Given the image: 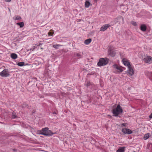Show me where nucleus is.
<instances>
[{
  "mask_svg": "<svg viewBox=\"0 0 152 152\" xmlns=\"http://www.w3.org/2000/svg\"><path fill=\"white\" fill-rule=\"evenodd\" d=\"M123 112V110L119 105H117L115 108H113L112 113L114 115L117 117L118 115Z\"/></svg>",
  "mask_w": 152,
  "mask_h": 152,
  "instance_id": "obj_1",
  "label": "nucleus"
},
{
  "mask_svg": "<svg viewBox=\"0 0 152 152\" xmlns=\"http://www.w3.org/2000/svg\"><path fill=\"white\" fill-rule=\"evenodd\" d=\"M109 61V59L106 57L100 58L97 63L98 66H101L106 65Z\"/></svg>",
  "mask_w": 152,
  "mask_h": 152,
  "instance_id": "obj_2",
  "label": "nucleus"
},
{
  "mask_svg": "<svg viewBox=\"0 0 152 152\" xmlns=\"http://www.w3.org/2000/svg\"><path fill=\"white\" fill-rule=\"evenodd\" d=\"M114 72L116 74L122 72L123 70L122 68L117 64H114L113 66Z\"/></svg>",
  "mask_w": 152,
  "mask_h": 152,
  "instance_id": "obj_3",
  "label": "nucleus"
},
{
  "mask_svg": "<svg viewBox=\"0 0 152 152\" xmlns=\"http://www.w3.org/2000/svg\"><path fill=\"white\" fill-rule=\"evenodd\" d=\"M10 75L8 69H4L0 73V76L2 77H9Z\"/></svg>",
  "mask_w": 152,
  "mask_h": 152,
  "instance_id": "obj_4",
  "label": "nucleus"
},
{
  "mask_svg": "<svg viewBox=\"0 0 152 152\" xmlns=\"http://www.w3.org/2000/svg\"><path fill=\"white\" fill-rule=\"evenodd\" d=\"M127 68L128 69L127 71V74L131 76L133 75L134 74L133 66L132 65L128 67Z\"/></svg>",
  "mask_w": 152,
  "mask_h": 152,
  "instance_id": "obj_5",
  "label": "nucleus"
},
{
  "mask_svg": "<svg viewBox=\"0 0 152 152\" xmlns=\"http://www.w3.org/2000/svg\"><path fill=\"white\" fill-rule=\"evenodd\" d=\"M48 129H49L48 127H45L42 129V131L43 133L48 134V135H46L48 136H49L53 134L52 133L51 131L50 130H48Z\"/></svg>",
  "mask_w": 152,
  "mask_h": 152,
  "instance_id": "obj_6",
  "label": "nucleus"
},
{
  "mask_svg": "<svg viewBox=\"0 0 152 152\" xmlns=\"http://www.w3.org/2000/svg\"><path fill=\"white\" fill-rule=\"evenodd\" d=\"M143 60L145 63L151 64L152 63V57L150 56H147L144 58Z\"/></svg>",
  "mask_w": 152,
  "mask_h": 152,
  "instance_id": "obj_7",
  "label": "nucleus"
},
{
  "mask_svg": "<svg viewBox=\"0 0 152 152\" xmlns=\"http://www.w3.org/2000/svg\"><path fill=\"white\" fill-rule=\"evenodd\" d=\"M122 62L124 65L126 66L127 68L132 65L131 64L129 60L126 58H123L122 59Z\"/></svg>",
  "mask_w": 152,
  "mask_h": 152,
  "instance_id": "obj_8",
  "label": "nucleus"
},
{
  "mask_svg": "<svg viewBox=\"0 0 152 152\" xmlns=\"http://www.w3.org/2000/svg\"><path fill=\"white\" fill-rule=\"evenodd\" d=\"M122 132L124 134H130L132 133V131L130 129L127 128H124L122 129Z\"/></svg>",
  "mask_w": 152,
  "mask_h": 152,
  "instance_id": "obj_9",
  "label": "nucleus"
},
{
  "mask_svg": "<svg viewBox=\"0 0 152 152\" xmlns=\"http://www.w3.org/2000/svg\"><path fill=\"white\" fill-rule=\"evenodd\" d=\"M108 53L109 55L111 56L112 57H113L115 55L116 53L115 52V51L112 50L111 49L110 47L108 49Z\"/></svg>",
  "mask_w": 152,
  "mask_h": 152,
  "instance_id": "obj_10",
  "label": "nucleus"
},
{
  "mask_svg": "<svg viewBox=\"0 0 152 152\" xmlns=\"http://www.w3.org/2000/svg\"><path fill=\"white\" fill-rule=\"evenodd\" d=\"M110 26V25L108 24H105L103 25L100 28V31H105Z\"/></svg>",
  "mask_w": 152,
  "mask_h": 152,
  "instance_id": "obj_11",
  "label": "nucleus"
},
{
  "mask_svg": "<svg viewBox=\"0 0 152 152\" xmlns=\"http://www.w3.org/2000/svg\"><path fill=\"white\" fill-rule=\"evenodd\" d=\"M10 57L13 59H15L17 58L18 55L15 53H12L11 54Z\"/></svg>",
  "mask_w": 152,
  "mask_h": 152,
  "instance_id": "obj_12",
  "label": "nucleus"
},
{
  "mask_svg": "<svg viewBox=\"0 0 152 152\" xmlns=\"http://www.w3.org/2000/svg\"><path fill=\"white\" fill-rule=\"evenodd\" d=\"M125 147H120L117 151L116 152H124L125 151Z\"/></svg>",
  "mask_w": 152,
  "mask_h": 152,
  "instance_id": "obj_13",
  "label": "nucleus"
},
{
  "mask_svg": "<svg viewBox=\"0 0 152 152\" xmlns=\"http://www.w3.org/2000/svg\"><path fill=\"white\" fill-rule=\"evenodd\" d=\"M91 5L89 1H86L85 2V6L86 8H88L90 5Z\"/></svg>",
  "mask_w": 152,
  "mask_h": 152,
  "instance_id": "obj_14",
  "label": "nucleus"
},
{
  "mask_svg": "<svg viewBox=\"0 0 152 152\" xmlns=\"http://www.w3.org/2000/svg\"><path fill=\"white\" fill-rule=\"evenodd\" d=\"M37 133L38 134H42L44 135H48V134H45V133H43V132L42 131V130H38L37 131Z\"/></svg>",
  "mask_w": 152,
  "mask_h": 152,
  "instance_id": "obj_15",
  "label": "nucleus"
},
{
  "mask_svg": "<svg viewBox=\"0 0 152 152\" xmlns=\"http://www.w3.org/2000/svg\"><path fill=\"white\" fill-rule=\"evenodd\" d=\"M91 39H86L84 43L86 45H88L91 43Z\"/></svg>",
  "mask_w": 152,
  "mask_h": 152,
  "instance_id": "obj_16",
  "label": "nucleus"
},
{
  "mask_svg": "<svg viewBox=\"0 0 152 152\" xmlns=\"http://www.w3.org/2000/svg\"><path fill=\"white\" fill-rule=\"evenodd\" d=\"M141 30L143 31H145L146 30V26L144 25H142L141 26Z\"/></svg>",
  "mask_w": 152,
  "mask_h": 152,
  "instance_id": "obj_17",
  "label": "nucleus"
},
{
  "mask_svg": "<svg viewBox=\"0 0 152 152\" xmlns=\"http://www.w3.org/2000/svg\"><path fill=\"white\" fill-rule=\"evenodd\" d=\"M17 25L20 26V28L23 27L24 26V23L23 22H21L20 23H17Z\"/></svg>",
  "mask_w": 152,
  "mask_h": 152,
  "instance_id": "obj_18",
  "label": "nucleus"
},
{
  "mask_svg": "<svg viewBox=\"0 0 152 152\" xmlns=\"http://www.w3.org/2000/svg\"><path fill=\"white\" fill-rule=\"evenodd\" d=\"M54 31L51 30L48 33V35L49 36H53V34L54 33Z\"/></svg>",
  "mask_w": 152,
  "mask_h": 152,
  "instance_id": "obj_19",
  "label": "nucleus"
},
{
  "mask_svg": "<svg viewBox=\"0 0 152 152\" xmlns=\"http://www.w3.org/2000/svg\"><path fill=\"white\" fill-rule=\"evenodd\" d=\"M21 17L19 16H15L14 17H13V19L15 20H18L21 19Z\"/></svg>",
  "mask_w": 152,
  "mask_h": 152,
  "instance_id": "obj_20",
  "label": "nucleus"
},
{
  "mask_svg": "<svg viewBox=\"0 0 152 152\" xmlns=\"http://www.w3.org/2000/svg\"><path fill=\"white\" fill-rule=\"evenodd\" d=\"M149 133H147L145 134L144 137V139L145 140H146L149 138Z\"/></svg>",
  "mask_w": 152,
  "mask_h": 152,
  "instance_id": "obj_21",
  "label": "nucleus"
},
{
  "mask_svg": "<svg viewBox=\"0 0 152 152\" xmlns=\"http://www.w3.org/2000/svg\"><path fill=\"white\" fill-rule=\"evenodd\" d=\"M18 66H22L25 65V63L24 62H20L18 63Z\"/></svg>",
  "mask_w": 152,
  "mask_h": 152,
  "instance_id": "obj_22",
  "label": "nucleus"
},
{
  "mask_svg": "<svg viewBox=\"0 0 152 152\" xmlns=\"http://www.w3.org/2000/svg\"><path fill=\"white\" fill-rule=\"evenodd\" d=\"M62 46V45H60L59 44H56L54 45H53V47L55 48H58V47H59L60 46Z\"/></svg>",
  "mask_w": 152,
  "mask_h": 152,
  "instance_id": "obj_23",
  "label": "nucleus"
},
{
  "mask_svg": "<svg viewBox=\"0 0 152 152\" xmlns=\"http://www.w3.org/2000/svg\"><path fill=\"white\" fill-rule=\"evenodd\" d=\"M91 85V83L90 82H88L86 83V86L88 87V86H89L90 85Z\"/></svg>",
  "mask_w": 152,
  "mask_h": 152,
  "instance_id": "obj_24",
  "label": "nucleus"
},
{
  "mask_svg": "<svg viewBox=\"0 0 152 152\" xmlns=\"http://www.w3.org/2000/svg\"><path fill=\"white\" fill-rule=\"evenodd\" d=\"M16 117L15 115L13 113H12V118H15Z\"/></svg>",
  "mask_w": 152,
  "mask_h": 152,
  "instance_id": "obj_25",
  "label": "nucleus"
},
{
  "mask_svg": "<svg viewBox=\"0 0 152 152\" xmlns=\"http://www.w3.org/2000/svg\"><path fill=\"white\" fill-rule=\"evenodd\" d=\"M126 125H127L126 123H122V124H121V126H126Z\"/></svg>",
  "mask_w": 152,
  "mask_h": 152,
  "instance_id": "obj_26",
  "label": "nucleus"
},
{
  "mask_svg": "<svg viewBox=\"0 0 152 152\" xmlns=\"http://www.w3.org/2000/svg\"><path fill=\"white\" fill-rule=\"evenodd\" d=\"M132 24L134 26H136L137 25V24L136 22H132Z\"/></svg>",
  "mask_w": 152,
  "mask_h": 152,
  "instance_id": "obj_27",
  "label": "nucleus"
},
{
  "mask_svg": "<svg viewBox=\"0 0 152 152\" xmlns=\"http://www.w3.org/2000/svg\"><path fill=\"white\" fill-rule=\"evenodd\" d=\"M149 118L150 119H151L152 118V113L151 114L149 115Z\"/></svg>",
  "mask_w": 152,
  "mask_h": 152,
  "instance_id": "obj_28",
  "label": "nucleus"
},
{
  "mask_svg": "<svg viewBox=\"0 0 152 152\" xmlns=\"http://www.w3.org/2000/svg\"><path fill=\"white\" fill-rule=\"evenodd\" d=\"M6 2H10L11 0H4Z\"/></svg>",
  "mask_w": 152,
  "mask_h": 152,
  "instance_id": "obj_29",
  "label": "nucleus"
},
{
  "mask_svg": "<svg viewBox=\"0 0 152 152\" xmlns=\"http://www.w3.org/2000/svg\"><path fill=\"white\" fill-rule=\"evenodd\" d=\"M77 56H79V54H77Z\"/></svg>",
  "mask_w": 152,
  "mask_h": 152,
  "instance_id": "obj_30",
  "label": "nucleus"
},
{
  "mask_svg": "<svg viewBox=\"0 0 152 152\" xmlns=\"http://www.w3.org/2000/svg\"><path fill=\"white\" fill-rule=\"evenodd\" d=\"M53 114H56V113L54 112V113H53Z\"/></svg>",
  "mask_w": 152,
  "mask_h": 152,
  "instance_id": "obj_31",
  "label": "nucleus"
},
{
  "mask_svg": "<svg viewBox=\"0 0 152 152\" xmlns=\"http://www.w3.org/2000/svg\"><path fill=\"white\" fill-rule=\"evenodd\" d=\"M95 1H97V0H94Z\"/></svg>",
  "mask_w": 152,
  "mask_h": 152,
  "instance_id": "obj_32",
  "label": "nucleus"
}]
</instances>
